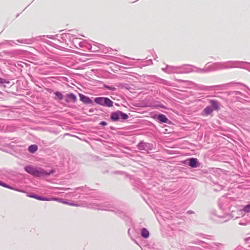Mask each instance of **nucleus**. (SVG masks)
Returning <instances> with one entry per match:
<instances>
[{"label":"nucleus","mask_w":250,"mask_h":250,"mask_svg":"<svg viewBox=\"0 0 250 250\" xmlns=\"http://www.w3.org/2000/svg\"><path fill=\"white\" fill-rule=\"evenodd\" d=\"M24 169L27 172L38 177L44 175H49L50 173L45 171L43 169L38 170L31 166L26 167Z\"/></svg>","instance_id":"1"},{"label":"nucleus","mask_w":250,"mask_h":250,"mask_svg":"<svg viewBox=\"0 0 250 250\" xmlns=\"http://www.w3.org/2000/svg\"><path fill=\"white\" fill-rule=\"evenodd\" d=\"M29 196L31 198H35L36 199H37L38 200H41V201H59V199L58 198H56L48 199V198H43L41 196H37V195H30Z\"/></svg>","instance_id":"2"},{"label":"nucleus","mask_w":250,"mask_h":250,"mask_svg":"<svg viewBox=\"0 0 250 250\" xmlns=\"http://www.w3.org/2000/svg\"><path fill=\"white\" fill-rule=\"evenodd\" d=\"M65 97L66 98L65 101L67 102H72L75 103L77 101L76 96L72 93L67 94Z\"/></svg>","instance_id":"3"},{"label":"nucleus","mask_w":250,"mask_h":250,"mask_svg":"<svg viewBox=\"0 0 250 250\" xmlns=\"http://www.w3.org/2000/svg\"><path fill=\"white\" fill-rule=\"evenodd\" d=\"M79 96H80V100L85 103L89 104L91 102V100L90 98L84 96V95H83L82 94H79Z\"/></svg>","instance_id":"4"},{"label":"nucleus","mask_w":250,"mask_h":250,"mask_svg":"<svg viewBox=\"0 0 250 250\" xmlns=\"http://www.w3.org/2000/svg\"><path fill=\"white\" fill-rule=\"evenodd\" d=\"M189 163L188 165L191 167H197V159L196 158H190L189 159Z\"/></svg>","instance_id":"5"},{"label":"nucleus","mask_w":250,"mask_h":250,"mask_svg":"<svg viewBox=\"0 0 250 250\" xmlns=\"http://www.w3.org/2000/svg\"><path fill=\"white\" fill-rule=\"evenodd\" d=\"M113 102L108 98H105L103 106L107 107H112L113 106Z\"/></svg>","instance_id":"6"},{"label":"nucleus","mask_w":250,"mask_h":250,"mask_svg":"<svg viewBox=\"0 0 250 250\" xmlns=\"http://www.w3.org/2000/svg\"><path fill=\"white\" fill-rule=\"evenodd\" d=\"M120 118L119 111L112 113L111 116V118L113 121H117Z\"/></svg>","instance_id":"7"},{"label":"nucleus","mask_w":250,"mask_h":250,"mask_svg":"<svg viewBox=\"0 0 250 250\" xmlns=\"http://www.w3.org/2000/svg\"><path fill=\"white\" fill-rule=\"evenodd\" d=\"M158 119L162 123H167L168 119L165 115L160 114L158 116Z\"/></svg>","instance_id":"8"},{"label":"nucleus","mask_w":250,"mask_h":250,"mask_svg":"<svg viewBox=\"0 0 250 250\" xmlns=\"http://www.w3.org/2000/svg\"><path fill=\"white\" fill-rule=\"evenodd\" d=\"M141 235L144 238H147L149 235V231L146 229L143 228L141 230Z\"/></svg>","instance_id":"9"},{"label":"nucleus","mask_w":250,"mask_h":250,"mask_svg":"<svg viewBox=\"0 0 250 250\" xmlns=\"http://www.w3.org/2000/svg\"><path fill=\"white\" fill-rule=\"evenodd\" d=\"M105 98L98 97L95 99L94 101L96 103L103 105Z\"/></svg>","instance_id":"10"},{"label":"nucleus","mask_w":250,"mask_h":250,"mask_svg":"<svg viewBox=\"0 0 250 250\" xmlns=\"http://www.w3.org/2000/svg\"><path fill=\"white\" fill-rule=\"evenodd\" d=\"M213 111V109L209 106H207L203 110L205 115H208L211 114Z\"/></svg>","instance_id":"11"},{"label":"nucleus","mask_w":250,"mask_h":250,"mask_svg":"<svg viewBox=\"0 0 250 250\" xmlns=\"http://www.w3.org/2000/svg\"><path fill=\"white\" fill-rule=\"evenodd\" d=\"M37 149H38L37 146L35 145H33L30 146L29 147L28 150L31 153H34L37 150Z\"/></svg>","instance_id":"12"},{"label":"nucleus","mask_w":250,"mask_h":250,"mask_svg":"<svg viewBox=\"0 0 250 250\" xmlns=\"http://www.w3.org/2000/svg\"><path fill=\"white\" fill-rule=\"evenodd\" d=\"M210 103L214 110H218L219 108L217 103L214 100H210Z\"/></svg>","instance_id":"13"},{"label":"nucleus","mask_w":250,"mask_h":250,"mask_svg":"<svg viewBox=\"0 0 250 250\" xmlns=\"http://www.w3.org/2000/svg\"><path fill=\"white\" fill-rule=\"evenodd\" d=\"M54 94L56 96L55 98L56 99H58L59 100H62L63 99V95L61 92L57 91L55 92Z\"/></svg>","instance_id":"14"},{"label":"nucleus","mask_w":250,"mask_h":250,"mask_svg":"<svg viewBox=\"0 0 250 250\" xmlns=\"http://www.w3.org/2000/svg\"><path fill=\"white\" fill-rule=\"evenodd\" d=\"M120 117L123 119H127L128 118V116L121 111H119Z\"/></svg>","instance_id":"15"},{"label":"nucleus","mask_w":250,"mask_h":250,"mask_svg":"<svg viewBox=\"0 0 250 250\" xmlns=\"http://www.w3.org/2000/svg\"><path fill=\"white\" fill-rule=\"evenodd\" d=\"M243 210L246 212H250V204L245 206Z\"/></svg>","instance_id":"16"},{"label":"nucleus","mask_w":250,"mask_h":250,"mask_svg":"<svg viewBox=\"0 0 250 250\" xmlns=\"http://www.w3.org/2000/svg\"><path fill=\"white\" fill-rule=\"evenodd\" d=\"M0 186H1L3 187H5L6 188H9V189H13V188L11 187L10 186H8V185L0 181Z\"/></svg>","instance_id":"17"},{"label":"nucleus","mask_w":250,"mask_h":250,"mask_svg":"<svg viewBox=\"0 0 250 250\" xmlns=\"http://www.w3.org/2000/svg\"><path fill=\"white\" fill-rule=\"evenodd\" d=\"M0 186H1L3 187H5L6 188H9V189H13V188L11 187L10 186H8V185L0 181Z\"/></svg>","instance_id":"18"},{"label":"nucleus","mask_w":250,"mask_h":250,"mask_svg":"<svg viewBox=\"0 0 250 250\" xmlns=\"http://www.w3.org/2000/svg\"><path fill=\"white\" fill-rule=\"evenodd\" d=\"M105 87L110 90H115L116 89L114 87L110 86H105Z\"/></svg>","instance_id":"19"},{"label":"nucleus","mask_w":250,"mask_h":250,"mask_svg":"<svg viewBox=\"0 0 250 250\" xmlns=\"http://www.w3.org/2000/svg\"><path fill=\"white\" fill-rule=\"evenodd\" d=\"M100 125H107V123L105 122H104V121H102L100 123Z\"/></svg>","instance_id":"20"},{"label":"nucleus","mask_w":250,"mask_h":250,"mask_svg":"<svg viewBox=\"0 0 250 250\" xmlns=\"http://www.w3.org/2000/svg\"><path fill=\"white\" fill-rule=\"evenodd\" d=\"M142 146H143V144L141 143L138 145V148L140 149L142 148Z\"/></svg>","instance_id":"21"},{"label":"nucleus","mask_w":250,"mask_h":250,"mask_svg":"<svg viewBox=\"0 0 250 250\" xmlns=\"http://www.w3.org/2000/svg\"><path fill=\"white\" fill-rule=\"evenodd\" d=\"M68 205L71 206H77V205L73 204V203H69V204H68Z\"/></svg>","instance_id":"22"},{"label":"nucleus","mask_w":250,"mask_h":250,"mask_svg":"<svg viewBox=\"0 0 250 250\" xmlns=\"http://www.w3.org/2000/svg\"><path fill=\"white\" fill-rule=\"evenodd\" d=\"M62 203L64 204H66V205H68L69 204V203L67 202H65V201H62V202H61Z\"/></svg>","instance_id":"23"},{"label":"nucleus","mask_w":250,"mask_h":250,"mask_svg":"<svg viewBox=\"0 0 250 250\" xmlns=\"http://www.w3.org/2000/svg\"><path fill=\"white\" fill-rule=\"evenodd\" d=\"M3 79L0 78V83H3Z\"/></svg>","instance_id":"24"}]
</instances>
